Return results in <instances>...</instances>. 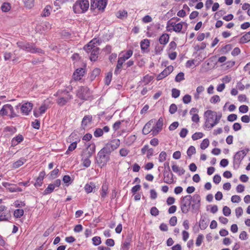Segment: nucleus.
<instances>
[{
	"instance_id": "nucleus-22",
	"label": "nucleus",
	"mask_w": 250,
	"mask_h": 250,
	"mask_svg": "<svg viewBox=\"0 0 250 250\" xmlns=\"http://www.w3.org/2000/svg\"><path fill=\"white\" fill-rule=\"evenodd\" d=\"M131 237L127 236L124 243L122 244L121 250H129Z\"/></svg>"
},
{
	"instance_id": "nucleus-36",
	"label": "nucleus",
	"mask_w": 250,
	"mask_h": 250,
	"mask_svg": "<svg viewBox=\"0 0 250 250\" xmlns=\"http://www.w3.org/2000/svg\"><path fill=\"white\" fill-rule=\"evenodd\" d=\"M250 41V31L246 33L241 38V42L243 43H246Z\"/></svg>"
},
{
	"instance_id": "nucleus-64",
	"label": "nucleus",
	"mask_w": 250,
	"mask_h": 250,
	"mask_svg": "<svg viewBox=\"0 0 250 250\" xmlns=\"http://www.w3.org/2000/svg\"><path fill=\"white\" fill-rule=\"evenodd\" d=\"M237 118V115L235 114H231L229 115L227 117V120L229 122H233Z\"/></svg>"
},
{
	"instance_id": "nucleus-52",
	"label": "nucleus",
	"mask_w": 250,
	"mask_h": 250,
	"mask_svg": "<svg viewBox=\"0 0 250 250\" xmlns=\"http://www.w3.org/2000/svg\"><path fill=\"white\" fill-rule=\"evenodd\" d=\"M180 91L176 88H173L172 89V97L174 98H177L180 96Z\"/></svg>"
},
{
	"instance_id": "nucleus-21",
	"label": "nucleus",
	"mask_w": 250,
	"mask_h": 250,
	"mask_svg": "<svg viewBox=\"0 0 250 250\" xmlns=\"http://www.w3.org/2000/svg\"><path fill=\"white\" fill-rule=\"evenodd\" d=\"M150 45L149 40L148 39H145L142 41L140 42L141 48L143 52H148L147 49Z\"/></svg>"
},
{
	"instance_id": "nucleus-40",
	"label": "nucleus",
	"mask_w": 250,
	"mask_h": 250,
	"mask_svg": "<svg viewBox=\"0 0 250 250\" xmlns=\"http://www.w3.org/2000/svg\"><path fill=\"white\" fill-rule=\"evenodd\" d=\"M196 152V149L194 146H190L187 150V155L190 158L191 156Z\"/></svg>"
},
{
	"instance_id": "nucleus-28",
	"label": "nucleus",
	"mask_w": 250,
	"mask_h": 250,
	"mask_svg": "<svg viewBox=\"0 0 250 250\" xmlns=\"http://www.w3.org/2000/svg\"><path fill=\"white\" fill-rule=\"evenodd\" d=\"M172 170L176 173H178L179 175H182L185 173V170L183 168H180L176 165L172 166Z\"/></svg>"
},
{
	"instance_id": "nucleus-7",
	"label": "nucleus",
	"mask_w": 250,
	"mask_h": 250,
	"mask_svg": "<svg viewBox=\"0 0 250 250\" xmlns=\"http://www.w3.org/2000/svg\"><path fill=\"white\" fill-rule=\"evenodd\" d=\"M250 151L249 148L237 152L233 158V167L235 169L239 168L241 161Z\"/></svg>"
},
{
	"instance_id": "nucleus-3",
	"label": "nucleus",
	"mask_w": 250,
	"mask_h": 250,
	"mask_svg": "<svg viewBox=\"0 0 250 250\" xmlns=\"http://www.w3.org/2000/svg\"><path fill=\"white\" fill-rule=\"evenodd\" d=\"M56 95L58 97L56 103L61 106L65 105L72 99V96L70 95L68 91L65 90L58 91Z\"/></svg>"
},
{
	"instance_id": "nucleus-16",
	"label": "nucleus",
	"mask_w": 250,
	"mask_h": 250,
	"mask_svg": "<svg viewBox=\"0 0 250 250\" xmlns=\"http://www.w3.org/2000/svg\"><path fill=\"white\" fill-rule=\"evenodd\" d=\"M33 104L30 102H26L21 106V110L23 115H27L32 109Z\"/></svg>"
},
{
	"instance_id": "nucleus-32",
	"label": "nucleus",
	"mask_w": 250,
	"mask_h": 250,
	"mask_svg": "<svg viewBox=\"0 0 250 250\" xmlns=\"http://www.w3.org/2000/svg\"><path fill=\"white\" fill-rule=\"evenodd\" d=\"M10 217V214L9 211L4 212L3 213H1L0 215V222L8 221Z\"/></svg>"
},
{
	"instance_id": "nucleus-34",
	"label": "nucleus",
	"mask_w": 250,
	"mask_h": 250,
	"mask_svg": "<svg viewBox=\"0 0 250 250\" xmlns=\"http://www.w3.org/2000/svg\"><path fill=\"white\" fill-rule=\"evenodd\" d=\"M51 10V7L50 5H47L43 9L42 14V16L46 17L50 14V11Z\"/></svg>"
},
{
	"instance_id": "nucleus-6",
	"label": "nucleus",
	"mask_w": 250,
	"mask_h": 250,
	"mask_svg": "<svg viewBox=\"0 0 250 250\" xmlns=\"http://www.w3.org/2000/svg\"><path fill=\"white\" fill-rule=\"evenodd\" d=\"M7 116L10 119L18 116L16 112L15 111L13 107L10 104H6L3 105L0 110V117Z\"/></svg>"
},
{
	"instance_id": "nucleus-33",
	"label": "nucleus",
	"mask_w": 250,
	"mask_h": 250,
	"mask_svg": "<svg viewBox=\"0 0 250 250\" xmlns=\"http://www.w3.org/2000/svg\"><path fill=\"white\" fill-rule=\"evenodd\" d=\"M117 17L121 19L126 18L127 16V12L125 10H120L116 14Z\"/></svg>"
},
{
	"instance_id": "nucleus-57",
	"label": "nucleus",
	"mask_w": 250,
	"mask_h": 250,
	"mask_svg": "<svg viewBox=\"0 0 250 250\" xmlns=\"http://www.w3.org/2000/svg\"><path fill=\"white\" fill-rule=\"evenodd\" d=\"M112 79V73H108L105 78V83L106 85H109L111 82Z\"/></svg>"
},
{
	"instance_id": "nucleus-29",
	"label": "nucleus",
	"mask_w": 250,
	"mask_h": 250,
	"mask_svg": "<svg viewBox=\"0 0 250 250\" xmlns=\"http://www.w3.org/2000/svg\"><path fill=\"white\" fill-rule=\"evenodd\" d=\"M25 162L26 159L23 158H21L13 164L12 167L14 168H17L21 166Z\"/></svg>"
},
{
	"instance_id": "nucleus-19",
	"label": "nucleus",
	"mask_w": 250,
	"mask_h": 250,
	"mask_svg": "<svg viewBox=\"0 0 250 250\" xmlns=\"http://www.w3.org/2000/svg\"><path fill=\"white\" fill-rule=\"evenodd\" d=\"M45 175V172L44 171H42L40 172L39 176L37 177L36 180V182L34 184V186L36 187H40L42 185V181Z\"/></svg>"
},
{
	"instance_id": "nucleus-11",
	"label": "nucleus",
	"mask_w": 250,
	"mask_h": 250,
	"mask_svg": "<svg viewBox=\"0 0 250 250\" xmlns=\"http://www.w3.org/2000/svg\"><path fill=\"white\" fill-rule=\"evenodd\" d=\"M216 116V112L211 110H208L205 112L204 117L206 120V126H209V124L213 122Z\"/></svg>"
},
{
	"instance_id": "nucleus-48",
	"label": "nucleus",
	"mask_w": 250,
	"mask_h": 250,
	"mask_svg": "<svg viewBox=\"0 0 250 250\" xmlns=\"http://www.w3.org/2000/svg\"><path fill=\"white\" fill-rule=\"evenodd\" d=\"M48 108V105L46 104H42L39 109L40 114H42L45 113Z\"/></svg>"
},
{
	"instance_id": "nucleus-63",
	"label": "nucleus",
	"mask_w": 250,
	"mask_h": 250,
	"mask_svg": "<svg viewBox=\"0 0 250 250\" xmlns=\"http://www.w3.org/2000/svg\"><path fill=\"white\" fill-rule=\"evenodd\" d=\"M177 109V107L176 105L174 104H172L169 107V111L171 114H173L176 112Z\"/></svg>"
},
{
	"instance_id": "nucleus-59",
	"label": "nucleus",
	"mask_w": 250,
	"mask_h": 250,
	"mask_svg": "<svg viewBox=\"0 0 250 250\" xmlns=\"http://www.w3.org/2000/svg\"><path fill=\"white\" fill-rule=\"evenodd\" d=\"M125 60L122 57H120L118 58L117 65L118 68H121L123 65V64L125 62Z\"/></svg>"
},
{
	"instance_id": "nucleus-23",
	"label": "nucleus",
	"mask_w": 250,
	"mask_h": 250,
	"mask_svg": "<svg viewBox=\"0 0 250 250\" xmlns=\"http://www.w3.org/2000/svg\"><path fill=\"white\" fill-rule=\"evenodd\" d=\"M84 190L87 193H89L93 191L96 188L95 184L93 182L86 184L84 186Z\"/></svg>"
},
{
	"instance_id": "nucleus-31",
	"label": "nucleus",
	"mask_w": 250,
	"mask_h": 250,
	"mask_svg": "<svg viewBox=\"0 0 250 250\" xmlns=\"http://www.w3.org/2000/svg\"><path fill=\"white\" fill-rule=\"evenodd\" d=\"M183 25H185L186 27H187L188 24L187 23L185 22H180L177 23L176 25L174 26V28H173V31L176 32H180L183 28Z\"/></svg>"
},
{
	"instance_id": "nucleus-41",
	"label": "nucleus",
	"mask_w": 250,
	"mask_h": 250,
	"mask_svg": "<svg viewBox=\"0 0 250 250\" xmlns=\"http://www.w3.org/2000/svg\"><path fill=\"white\" fill-rule=\"evenodd\" d=\"M35 0H22L26 7L30 8L34 5Z\"/></svg>"
},
{
	"instance_id": "nucleus-56",
	"label": "nucleus",
	"mask_w": 250,
	"mask_h": 250,
	"mask_svg": "<svg viewBox=\"0 0 250 250\" xmlns=\"http://www.w3.org/2000/svg\"><path fill=\"white\" fill-rule=\"evenodd\" d=\"M191 97L188 94L185 95L183 98V101L184 103L188 104L191 102Z\"/></svg>"
},
{
	"instance_id": "nucleus-5",
	"label": "nucleus",
	"mask_w": 250,
	"mask_h": 250,
	"mask_svg": "<svg viewBox=\"0 0 250 250\" xmlns=\"http://www.w3.org/2000/svg\"><path fill=\"white\" fill-rule=\"evenodd\" d=\"M110 155V153L104 147L98 153L96 160L99 167H102L106 165L109 160Z\"/></svg>"
},
{
	"instance_id": "nucleus-42",
	"label": "nucleus",
	"mask_w": 250,
	"mask_h": 250,
	"mask_svg": "<svg viewBox=\"0 0 250 250\" xmlns=\"http://www.w3.org/2000/svg\"><path fill=\"white\" fill-rule=\"evenodd\" d=\"M184 79V73L183 72H180L176 75L175 78V81L176 82H180Z\"/></svg>"
},
{
	"instance_id": "nucleus-27",
	"label": "nucleus",
	"mask_w": 250,
	"mask_h": 250,
	"mask_svg": "<svg viewBox=\"0 0 250 250\" xmlns=\"http://www.w3.org/2000/svg\"><path fill=\"white\" fill-rule=\"evenodd\" d=\"M151 123L150 121L147 123L144 126L142 132L145 135L148 134L149 132L152 131L151 129Z\"/></svg>"
},
{
	"instance_id": "nucleus-12",
	"label": "nucleus",
	"mask_w": 250,
	"mask_h": 250,
	"mask_svg": "<svg viewBox=\"0 0 250 250\" xmlns=\"http://www.w3.org/2000/svg\"><path fill=\"white\" fill-rule=\"evenodd\" d=\"M164 181L165 183L171 184L174 182L173 174L170 168H169V170H165L164 171Z\"/></svg>"
},
{
	"instance_id": "nucleus-2",
	"label": "nucleus",
	"mask_w": 250,
	"mask_h": 250,
	"mask_svg": "<svg viewBox=\"0 0 250 250\" xmlns=\"http://www.w3.org/2000/svg\"><path fill=\"white\" fill-rule=\"evenodd\" d=\"M95 44V40H93L83 47V49L87 53H90V59L91 61H96L99 54V48Z\"/></svg>"
},
{
	"instance_id": "nucleus-60",
	"label": "nucleus",
	"mask_w": 250,
	"mask_h": 250,
	"mask_svg": "<svg viewBox=\"0 0 250 250\" xmlns=\"http://www.w3.org/2000/svg\"><path fill=\"white\" fill-rule=\"evenodd\" d=\"M249 107L246 105H241L239 108V110L240 112L245 113L248 111Z\"/></svg>"
},
{
	"instance_id": "nucleus-62",
	"label": "nucleus",
	"mask_w": 250,
	"mask_h": 250,
	"mask_svg": "<svg viewBox=\"0 0 250 250\" xmlns=\"http://www.w3.org/2000/svg\"><path fill=\"white\" fill-rule=\"evenodd\" d=\"M83 165L84 167H88L91 165V161L88 158H84L83 159Z\"/></svg>"
},
{
	"instance_id": "nucleus-10",
	"label": "nucleus",
	"mask_w": 250,
	"mask_h": 250,
	"mask_svg": "<svg viewBox=\"0 0 250 250\" xmlns=\"http://www.w3.org/2000/svg\"><path fill=\"white\" fill-rule=\"evenodd\" d=\"M77 97L83 100H87L91 96V93L87 87H81L77 91Z\"/></svg>"
},
{
	"instance_id": "nucleus-55",
	"label": "nucleus",
	"mask_w": 250,
	"mask_h": 250,
	"mask_svg": "<svg viewBox=\"0 0 250 250\" xmlns=\"http://www.w3.org/2000/svg\"><path fill=\"white\" fill-rule=\"evenodd\" d=\"M129 151L125 148H122L120 150L119 153L121 156L125 157L129 153Z\"/></svg>"
},
{
	"instance_id": "nucleus-37",
	"label": "nucleus",
	"mask_w": 250,
	"mask_h": 250,
	"mask_svg": "<svg viewBox=\"0 0 250 250\" xmlns=\"http://www.w3.org/2000/svg\"><path fill=\"white\" fill-rule=\"evenodd\" d=\"M24 213V211L22 209H16L14 212V216L16 218L21 217Z\"/></svg>"
},
{
	"instance_id": "nucleus-39",
	"label": "nucleus",
	"mask_w": 250,
	"mask_h": 250,
	"mask_svg": "<svg viewBox=\"0 0 250 250\" xmlns=\"http://www.w3.org/2000/svg\"><path fill=\"white\" fill-rule=\"evenodd\" d=\"M209 141L208 139H205L203 140L200 145V147L202 149H205L209 145Z\"/></svg>"
},
{
	"instance_id": "nucleus-53",
	"label": "nucleus",
	"mask_w": 250,
	"mask_h": 250,
	"mask_svg": "<svg viewBox=\"0 0 250 250\" xmlns=\"http://www.w3.org/2000/svg\"><path fill=\"white\" fill-rule=\"evenodd\" d=\"M103 130L101 128H97L94 132V135L95 137H99L103 135Z\"/></svg>"
},
{
	"instance_id": "nucleus-17",
	"label": "nucleus",
	"mask_w": 250,
	"mask_h": 250,
	"mask_svg": "<svg viewBox=\"0 0 250 250\" xmlns=\"http://www.w3.org/2000/svg\"><path fill=\"white\" fill-rule=\"evenodd\" d=\"M85 73L84 69L83 68L77 69L73 74V79L75 81L80 80Z\"/></svg>"
},
{
	"instance_id": "nucleus-20",
	"label": "nucleus",
	"mask_w": 250,
	"mask_h": 250,
	"mask_svg": "<svg viewBox=\"0 0 250 250\" xmlns=\"http://www.w3.org/2000/svg\"><path fill=\"white\" fill-rule=\"evenodd\" d=\"M108 184L105 182L103 184L102 187V188L101 190V199L104 200V198L106 197L108 193Z\"/></svg>"
},
{
	"instance_id": "nucleus-45",
	"label": "nucleus",
	"mask_w": 250,
	"mask_h": 250,
	"mask_svg": "<svg viewBox=\"0 0 250 250\" xmlns=\"http://www.w3.org/2000/svg\"><path fill=\"white\" fill-rule=\"evenodd\" d=\"M232 49V46L230 44H228L222 48V51L223 53L226 54L228 53Z\"/></svg>"
},
{
	"instance_id": "nucleus-44",
	"label": "nucleus",
	"mask_w": 250,
	"mask_h": 250,
	"mask_svg": "<svg viewBox=\"0 0 250 250\" xmlns=\"http://www.w3.org/2000/svg\"><path fill=\"white\" fill-rule=\"evenodd\" d=\"M167 156V154L165 151H162L159 154V161L160 162H164L166 160Z\"/></svg>"
},
{
	"instance_id": "nucleus-13",
	"label": "nucleus",
	"mask_w": 250,
	"mask_h": 250,
	"mask_svg": "<svg viewBox=\"0 0 250 250\" xmlns=\"http://www.w3.org/2000/svg\"><path fill=\"white\" fill-rule=\"evenodd\" d=\"M163 125V119L161 117L156 122L155 125L151 129L152 134L153 135H156L162 130Z\"/></svg>"
},
{
	"instance_id": "nucleus-1",
	"label": "nucleus",
	"mask_w": 250,
	"mask_h": 250,
	"mask_svg": "<svg viewBox=\"0 0 250 250\" xmlns=\"http://www.w3.org/2000/svg\"><path fill=\"white\" fill-rule=\"evenodd\" d=\"M18 46L23 50L31 53L44 54V51L41 48L36 47L34 44L28 42H18Z\"/></svg>"
},
{
	"instance_id": "nucleus-61",
	"label": "nucleus",
	"mask_w": 250,
	"mask_h": 250,
	"mask_svg": "<svg viewBox=\"0 0 250 250\" xmlns=\"http://www.w3.org/2000/svg\"><path fill=\"white\" fill-rule=\"evenodd\" d=\"M220 99L219 96L214 95L212 96L210 99V102L212 104H215L220 102Z\"/></svg>"
},
{
	"instance_id": "nucleus-24",
	"label": "nucleus",
	"mask_w": 250,
	"mask_h": 250,
	"mask_svg": "<svg viewBox=\"0 0 250 250\" xmlns=\"http://www.w3.org/2000/svg\"><path fill=\"white\" fill-rule=\"evenodd\" d=\"M97 8L100 10H104L107 5V0H97Z\"/></svg>"
},
{
	"instance_id": "nucleus-30",
	"label": "nucleus",
	"mask_w": 250,
	"mask_h": 250,
	"mask_svg": "<svg viewBox=\"0 0 250 250\" xmlns=\"http://www.w3.org/2000/svg\"><path fill=\"white\" fill-rule=\"evenodd\" d=\"M208 221L205 218H201L199 222V227L201 229H205L208 226Z\"/></svg>"
},
{
	"instance_id": "nucleus-18",
	"label": "nucleus",
	"mask_w": 250,
	"mask_h": 250,
	"mask_svg": "<svg viewBox=\"0 0 250 250\" xmlns=\"http://www.w3.org/2000/svg\"><path fill=\"white\" fill-rule=\"evenodd\" d=\"M92 120V117L91 115L85 116L82 121V127L83 129H86L91 123Z\"/></svg>"
},
{
	"instance_id": "nucleus-14",
	"label": "nucleus",
	"mask_w": 250,
	"mask_h": 250,
	"mask_svg": "<svg viewBox=\"0 0 250 250\" xmlns=\"http://www.w3.org/2000/svg\"><path fill=\"white\" fill-rule=\"evenodd\" d=\"M201 198L199 194H195L191 196V207L193 209H199L200 206Z\"/></svg>"
},
{
	"instance_id": "nucleus-58",
	"label": "nucleus",
	"mask_w": 250,
	"mask_h": 250,
	"mask_svg": "<svg viewBox=\"0 0 250 250\" xmlns=\"http://www.w3.org/2000/svg\"><path fill=\"white\" fill-rule=\"evenodd\" d=\"M159 213V210L156 207H152L150 209V214L154 216H156L158 215Z\"/></svg>"
},
{
	"instance_id": "nucleus-9",
	"label": "nucleus",
	"mask_w": 250,
	"mask_h": 250,
	"mask_svg": "<svg viewBox=\"0 0 250 250\" xmlns=\"http://www.w3.org/2000/svg\"><path fill=\"white\" fill-rule=\"evenodd\" d=\"M121 144L120 140L118 139H114L107 143L104 148L109 153L117 149Z\"/></svg>"
},
{
	"instance_id": "nucleus-26",
	"label": "nucleus",
	"mask_w": 250,
	"mask_h": 250,
	"mask_svg": "<svg viewBox=\"0 0 250 250\" xmlns=\"http://www.w3.org/2000/svg\"><path fill=\"white\" fill-rule=\"evenodd\" d=\"M222 117V114L220 113L218 115L217 114V113L216 112V116H215V119L213 123L209 124V126H208V128H212L215 125H217L221 119Z\"/></svg>"
},
{
	"instance_id": "nucleus-25",
	"label": "nucleus",
	"mask_w": 250,
	"mask_h": 250,
	"mask_svg": "<svg viewBox=\"0 0 250 250\" xmlns=\"http://www.w3.org/2000/svg\"><path fill=\"white\" fill-rule=\"evenodd\" d=\"M169 35L167 33L162 34L159 38V41L161 44L166 45L168 42Z\"/></svg>"
},
{
	"instance_id": "nucleus-47",
	"label": "nucleus",
	"mask_w": 250,
	"mask_h": 250,
	"mask_svg": "<svg viewBox=\"0 0 250 250\" xmlns=\"http://www.w3.org/2000/svg\"><path fill=\"white\" fill-rule=\"evenodd\" d=\"M77 147V142H75L71 143L68 148L67 150L66 151L65 154H68L69 153V151H72L74 150Z\"/></svg>"
},
{
	"instance_id": "nucleus-35",
	"label": "nucleus",
	"mask_w": 250,
	"mask_h": 250,
	"mask_svg": "<svg viewBox=\"0 0 250 250\" xmlns=\"http://www.w3.org/2000/svg\"><path fill=\"white\" fill-rule=\"evenodd\" d=\"M55 188L52 184H49L47 188L43 191V195H47L53 191Z\"/></svg>"
},
{
	"instance_id": "nucleus-4",
	"label": "nucleus",
	"mask_w": 250,
	"mask_h": 250,
	"mask_svg": "<svg viewBox=\"0 0 250 250\" xmlns=\"http://www.w3.org/2000/svg\"><path fill=\"white\" fill-rule=\"evenodd\" d=\"M89 3L88 0H77L73 5V11L76 14L85 13L89 8Z\"/></svg>"
},
{
	"instance_id": "nucleus-43",
	"label": "nucleus",
	"mask_w": 250,
	"mask_h": 250,
	"mask_svg": "<svg viewBox=\"0 0 250 250\" xmlns=\"http://www.w3.org/2000/svg\"><path fill=\"white\" fill-rule=\"evenodd\" d=\"M101 73L100 69L98 68H95L92 72L91 74V78L94 79L96 76H98Z\"/></svg>"
},
{
	"instance_id": "nucleus-46",
	"label": "nucleus",
	"mask_w": 250,
	"mask_h": 250,
	"mask_svg": "<svg viewBox=\"0 0 250 250\" xmlns=\"http://www.w3.org/2000/svg\"><path fill=\"white\" fill-rule=\"evenodd\" d=\"M203 137V133L202 132H196L192 135V139L195 141Z\"/></svg>"
},
{
	"instance_id": "nucleus-51",
	"label": "nucleus",
	"mask_w": 250,
	"mask_h": 250,
	"mask_svg": "<svg viewBox=\"0 0 250 250\" xmlns=\"http://www.w3.org/2000/svg\"><path fill=\"white\" fill-rule=\"evenodd\" d=\"M223 213L225 216H229L231 213V210L228 207L225 206L223 208Z\"/></svg>"
},
{
	"instance_id": "nucleus-50",
	"label": "nucleus",
	"mask_w": 250,
	"mask_h": 250,
	"mask_svg": "<svg viewBox=\"0 0 250 250\" xmlns=\"http://www.w3.org/2000/svg\"><path fill=\"white\" fill-rule=\"evenodd\" d=\"M93 244L95 246H98L101 243V238L99 236H95L92 238Z\"/></svg>"
},
{
	"instance_id": "nucleus-54",
	"label": "nucleus",
	"mask_w": 250,
	"mask_h": 250,
	"mask_svg": "<svg viewBox=\"0 0 250 250\" xmlns=\"http://www.w3.org/2000/svg\"><path fill=\"white\" fill-rule=\"evenodd\" d=\"M203 238L204 236L202 234L198 235L196 241V245L197 247H199L201 245Z\"/></svg>"
},
{
	"instance_id": "nucleus-15",
	"label": "nucleus",
	"mask_w": 250,
	"mask_h": 250,
	"mask_svg": "<svg viewBox=\"0 0 250 250\" xmlns=\"http://www.w3.org/2000/svg\"><path fill=\"white\" fill-rule=\"evenodd\" d=\"M173 70V67L169 65L161 73L157 76V80L159 81L162 80L167 75L170 74Z\"/></svg>"
},
{
	"instance_id": "nucleus-49",
	"label": "nucleus",
	"mask_w": 250,
	"mask_h": 250,
	"mask_svg": "<svg viewBox=\"0 0 250 250\" xmlns=\"http://www.w3.org/2000/svg\"><path fill=\"white\" fill-rule=\"evenodd\" d=\"M133 54V51L131 50H128L126 52H125L122 56L125 61L128 59Z\"/></svg>"
},
{
	"instance_id": "nucleus-8",
	"label": "nucleus",
	"mask_w": 250,
	"mask_h": 250,
	"mask_svg": "<svg viewBox=\"0 0 250 250\" xmlns=\"http://www.w3.org/2000/svg\"><path fill=\"white\" fill-rule=\"evenodd\" d=\"M191 196L188 195L181 198L180 208L183 213H187L191 206Z\"/></svg>"
},
{
	"instance_id": "nucleus-38",
	"label": "nucleus",
	"mask_w": 250,
	"mask_h": 250,
	"mask_svg": "<svg viewBox=\"0 0 250 250\" xmlns=\"http://www.w3.org/2000/svg\"><path fill=\"white\" fill-rule=\"evenodd\" d=\"M1 9L3 12H6L11 9L10 4L7 2H4L1 6Z\"/></svg>"
}]
</instances>
